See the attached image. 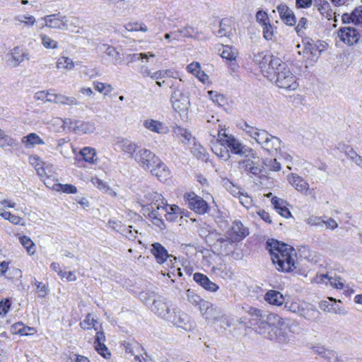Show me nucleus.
<instances>
[{"mask_svg": "<svg viewBox=\"0 0 362 362\" xmlns=\"http://www.w3.org/2000/svg\"><path fill=\"white\" fill-rule=\"evenodd\" d=\"M74 17H67L61 13L50 14L39 20L44 21V23L41 24L40 28L42 29L45 27H47L52 29L67 30L69 29V25L74 24Z\"/></svg>", "mask_w": 362, "mask_h": 362, "instance_id": "7ed1b4c3", "label": "nucleus"}, {"mask_svg": "<svg viewBox=\"0 0 362 362\" xmlns=\"http://www.w3.org/2000/svg\"><path fill=\"white\" fill-rule=\"evenodd\" d=\"M151 308L155 314L167 320L173 307L170 302L159 296L156 299H153Z\"/></svg>", "mask_w": 362, "mask_h": 362, "instance_id": "ddd939ff", "label": "nucleus"}, {"mask_svg": "<svg viewBox=\"0 0 362 362\" xmlns=\"http://www.w3.org/2000/svg\"><path fill=\"white\" fill-rule=\"evenodd\" d=\"M259 333L264 337L279 343H284L286 341V334L277 325H259Z\"/></svg>", "mask_w": 362, "mask_h": 362, "instance_id": "9d476101", "label": "nucleus"}, {"mask_svg": "<svg viewBox=\"0 0 362 362\" xmlns=\"http://www.w3.org/2000/svg\"><path fill=\"white\" fill-rule=\"evenodd\" d=\"M144 126L151 132L163 134L169 132L168 127L163 123L158 120L148 119L144 122Z\"/></svg>", "mask_w": 362, "mask_h": 362, "instance_id": "a878e982", "label": "nucleus"}, {"mask_svg": "<svg viewBox=\"0 0 362 362\" xmlns=\"http://www.w3.org/2000/svg\"><path fill=\"white\" fill-rule=\"evenodd\" d=\"M271 74H267L265 77L270 81L274 80L276 85L280 88L296 90L298 87L296 78L291 71L288 66L280 58L279 62L270 70Z\"/></svg>", "mask_w": 362, "mask_h": 362, "instance_id": "f257e3e1", "label": "nucleus"}, {"mask_svg": "<svg viewBox=\"0 0 362 362\" xmlns=\"http://www.w3.org/2000/svg\"><path fill=\"white\" fill-rule=\"evenodd\" d=\"M208 93L210 95L213 102L217 103L220 106H223L226 104V100L223 95L215 93L214 95H213L214 93L212 90H210Z\"/></svg>", "mask_w": 362, "mask_h": 362, "instance_id": "052dcab7", "label": "nucleus"}, {"mask_svg": "<svg viewBox=\"0 0 362 362\" xmlns=\"http://www.w3.org/2000/svg\"><path fill=\"white\" fill-rule=\"evenodd\" d=\"M320 312L313 305L308 303H302L299 313L300 316L309 321L317 322L320 319Z\"/></svg>", "mask_w": 362, "mask_h": 362, "instance_id": "aec40b11", "label": "nucleus"}, {"mask_svg": "<svg viewBox=\"0 0 362 362\" xmlns=\"http://www.w3.org/2000/svg\"><path fill=\"white\" fill-rule=\"evenodd\" d=\"M80 155L83 159L90 163H95L96 158V151L95 148L90 147H84L80 151Z\"/></svg>", "mask_w": 362, "mask_h": 362, "instance_id": "c9c22d12", "label": "nucleus"}, {"mask_svg": "<svg viewBox=\"0 0 362 362\" xmlns=\"http://www.w3.org/2000/svg\"><path fill=\"white\" fill-rule=\"evenodd\" d=\"M11 303L9 298L0 301V315L5 316L11 308Z\"/></svg>", "mask_w": 362, "mask_h": 362, "instance_id": "4d7b16f0", "label": "nucleus"}, {"mask_svg": "<svg viewBox=\"0 0 362 362\" xmlns=\"http://www.w3.org/2000/svg\"><path fill=\"white\" fill-rule=\"evenodd\" d=\"M317 279H319L320 281L325 282L327 285L329 284L333 288L337 289H342L344 287V283L341 281V278H334L332 276H329L328 274H321L319 276H317Z\"/></svg>", "mask_w": 362, "mask_h": 362, "instance_id": "2f4dec72", "label": "nucleus"}, {"mask_svg": "<svg viewBox=\"0 0 362 362\" xmlns=\"http://www.w3.org/2000/svg\"><path fill=\"white\" fill-rule=\"evenodd\" d=\"M194 280L204 289L209 292H215L218 290L219 286L211 281L206 275L201 273H195L193 276Z\"/></svg>", "mask_w": 362, "mask_h": 362, "instance_id": "5701e85b", "label": "nucleus"}, {"mask_svg": "<svg viewBox=\"0 0 362 362\" xmlns=\"http://www.w3.org/2000/svg\"><path fill=\"white\" fill-rule=\"evenodd\" d=\"M237 54V52L234 50L231 47L226 46L222 51L221 56L223 59H226L229 61H233L235 60Z\"/></svg>", "mask_w": 362, "mask_h": 362, "instance_id": "09e8293b", "label": "nucleus"}, {"mask_svg": "<svg viewBox=\"0 0 362 362\" xmlns=\"http://www.w3.org/2000/svg\"><path fill=\"white\" fill-rule=\"evenodd\" d=\"M42 45L47 49H57L58 47V42L52 39L49 36L45 34L40 35Z\"/></svg>", "mask_w": 362, "mask_h": 362, "instance_id": "c03bdc74", "label": "nucleus"}, {"mask_svg": "<svg viewBox=\"0 0 362 362\" xmlns=\"http://www.w3.org/2000/svg\"><path fill=\"white\" fill-rule=\"evenodd\" d=\"M64 128L73 131L76 134H90L95 130V124L89 121H81L65 118L59 119Z\"/></svg>", "mask_w": 362, "mask_h": 362, "instance_id": "20e7f679", "label": "nucleus"}, {"mask_svg": "<svg viewBox=\"0 0 362 362\" xmlns=\"http://www.w3.org/2000/svg\"><path fill=\"white\" fill-rule=\"evenodd\" d=\"M75 62L68 57H62L57 62V67L59 69H63L65 71H71L74 68Z\"/></svg>", "mask_w": 362, "mask_h": 362, "instance_id": "e433bc0d", "label": "nucleus"}, {"mask_svg": "<svg viewBox=\"0 0 362 362\" xmlns=\"http://www.w3.org/2000/svg\"><path fill=\"white\" fill-rule=\"evenodd\" d=\"M303 49L298 51L299 54H303V58L310 63L315 62L318 59L322 49L319 48L317 42L314 41L310 37L303 40Z\"/></svg>", "mask_w": 362, "mask_h": 362, "instance_id": "6e6552de", "label": "nucleus"}, {"mask_svg": "<svg viewBox=\"0 0 362 362\" xmlns=\"http://www.w3.org/2000/svg\"><path fill=\"white\" fill-rule=\"evenodd\" d=\"M287 180L289 184L297 191L305 194H310L308 182L302 177L296 173L288 175Z\"/></svg>", "mask_w": 362, "mask_h": 362, "instance_id": "f3484780", "label": "nucleus"}, {"mask_svg": "<svg viewBox=\"0 0 362 362\" xmlns=\"http://www.w3.org/2000/svg\"><path fill=\"white\" fill-rule=\"evenodd\" d=\"M187 297L188 301L193 305H198L202 300L199 295L190 289L187 291Z\"/></svg>", "mask_w": 362, "mask_h": 362, "instance_id": "13d9d810", "label": "nucleus"}, {"mask_svg": "<svg viewBox=\"0 0 362 362\" xmlns=\"http://www.w3.org/2000/svg\"><path fill=\"white\" fill-rule=\"evenodd\" d=\"M232 21L229 18H223L219 22V28L217 31L214 32V35L218 37H227L231 33Z\"/></svg>", "mask_w": 362, "mask_h": 362, "instance_id": "c756f323", "label": "nucleus"}, {"mask_svg": "<svg viewBox=\"0 0 362 362\" xmlns=\"http://www.w3.org/2000/svg\"><path fill=\"white\" fill-rule=\"evenodd\" d=\"M277 11L282 21L288 26H293L296 23V18L292 9L286 4H281L277 6Z\"/></svg>", "mask_w": 362, "mask_h": 362, "instance_id": "a211bd4d", "label": "nucleus"}, {"mask_svg": "<svg viewBox=\"0 0 362 362\" xmlns=\"http://www.w3.org/2000/svg\"><path fill=\"white\" fill-rule=\"evenodd\" d=\"M218 141L223 146H226L228 151L232 153L243 156L252 155V149L243 144L238 139L232 134L226 133V130L221 129L218 131Z\"/></svg>", "mask_w": 362, "mask_h": 362, "instance_id": "f03ea898", "label": "nucleus"}, {"mask_svg": "<svg viewBox=\"0 0 362 362\" xmlns=\"http://www.w3.org/2000/svg\"><path fill=\"white\" fill-rule=\"evenodd\" d=\"M340 40L349 45H353L361 40L358 30L352 27L341 28L338 32Z\"/></svg>", "mask_w": 362, "mask_h": 362, "instance_id": "dca6fc26", "label": "nucleus"}, {"mask_svg": "<svg viewBox=\"0 0 362 362\" xmlns=\"http://www.w3.org/2000/svg\"><path fill=\"white\" fill-rule=\"evenodd\" d=\"M139 298L145 304H147L150 300L153 301V299H156L157 297L156 293L153 291L151 289H146L139 293Z\"/></svg>", "mask_w": 362, "mask_h": 362, "instance_id": "de8ad7c7", "label": "nucleus"}, {"mask_svg": "<svg viewBox=\"0 0 362 362\" xmlns=\"http://www.w3.org/2000/svg\"><path fill=\"white\" fill-rule=\"evenodd\" d=\"M243 129L247 135L255 139L261 146L264 140L268 139L269 134L268 132L264 129L252 127L246 123Z\"/></svg>", "mask_w": 362, "mask_h": 362, "instance_id": "412c9836", "label": "nucleus"}, {"mask_svg": "<svg viewBox=\"0 0 362 362\" xmlns=\"http://www.w3.org/2000/svg\"><path fill=\"white\" fill-rule=\"evenodd\" d=\"M6 64L11 67H16L25 59H29L28 54L23 49L16 47L6 54Z\"/></svg>", "mask_w": 362, "mask_h": 362, "instance_id": "4468645a", "label": "nucleus"}, {"mask_svg": "<svg viewBox=\"0 0 362 362\" xmlns=\"http://www.w3.org/2000/svg\"><path fill=\"white\" fill-rule=\"evenodd\" d=\"M265 300L271 305L280 306L284 303V297L279 291L270 290L264 296Z\"/></svg>", "mask_w": 362, "mask_h": 362, "instance_id": "bb28decb", "label": "nucleus"}, {"mask_svg": "<svg viewBox=\"0 0 362 362\" xmlns=\"http://www.w3.org/2000/svg\"><path fill=\"white\" fill-rule=\"evenodd\" d=\"M95 347L99 354L103 356L105 358H108L110 356V352L108 351L107 346L103 343H95Z\"/></svg>", "mask_w": 362, "mask_h": 362, "instance_id": "5fc2aeb1", "label": "nucleus"}, {"mask_svg": "<svg viewBox=\"0 0 362 362\" xmlns=\"http://www.w3.org/2000/svg\"><path fill=\"white\" fill-rule=\"evenodd\" d=\"M59 189L64 193L67 194H76L77 192V188L74 185L69 184H59Z\"/></svg>", "mask_w": 362, "mask_h": 362, "instance_id": "774afa93", "label": "nucleus"}, {"mask_svg": "<svg viewBox=\"0 0 362 362\" xmlns=\"http://www.w3.org/2000/svg\"><path fill=\"white\" fill-rule=\"evenodd\" d=\"M105 54L111 57L112 62L113 64H119L121 63V55L119 52H117L115 47L108 46L105 49Z\"/></svg>", "mask_w": 362, "mask_h": 362, "instance_id": "49530a36", "label": "nucleus"}, {"mask_svg": "<svg viewBox=\"0 0 362 362\" xmlns=\"http://www.w3.org/2000/svg\"><path fill=\"white\" fill-rule=\"evenodd\" d=\"M119 148H120L124 153L127 154L129 157L134 160V156L138 153L140 146L126 139H122L117 141V144Z\"/></svg>", "mask_w": 362, "mask_h": 362, "instance_id": "b1692460", "label": "nucleus"}, {"mask_svg": "<svg viewBox=\"0 0 362 362\" xmlns=\"http://www.w3.org/2000/svg\"><path fill=\"white\" fill-rule=\"evenodd\" d=\"M148 170L161 182L167 180L170 177V170L160 158Z\"/></svg>", "mask_w": 362, "mask_h": 362, "instance_id": "6ab92c4d", "label": "nucleus"}, {"mask_svg": "<svg viewBox=\"0 0 362 362\" xmlns=\"http://www.w3.org/2000/svg\"><path fill=\"white\" fill-rule=\"evenodd\" d=\"M231 230L235 235V240H239L245 238L249 234V230L241 221H235L233 223Z\"/></svg>", "mask_w": 362, "mask_h": 362, "instance_id": "c85d7f7f", "label": "nucleus"}, {"mask_svg": "<svg viewBox=\"0 0 362 362\" xmlns=\"http://www.w3.org/2000/svg\"><path fill=\"white\" fill-rule=\"evenodd\" d=\"M301 306L302 304H299L296 302H292L289 304L288 303H286L284 305V308L288 311H291L293 313L299 315Z\"/></svg>", "mask_w": 362, "mask_h": 362, "instance_id": "0e129e2a", "label": "nucleus"}, {"mask_svg": "<svg viewBox=\"0 0 362 362\" xmlns=\"http://www.w3.org/2000/svg\"><path fill=\"white\" fill-rule=\"evenodd\" d=\"M281 146V141L276 136L269 134L268 139L264 140L262 147L272 155L277 156L278 151H280Z\"/></svg>", "mask_w": 362, "mask_h": 362, "instance_id": "4be33fe9", "label": "nucleus"}, {"mask_svg": "<svg viewBox=\"0 0 362 362\" xmlns=\"http://www.w3.org/2000/svg\"><path fill=\"white\" fill-rule=\"evenodd\" d=\"M279 57L270 54L268 52H257L254 54L253 62L257 64L261 71L265 76L267 74H271V69L279 62Z\"/></svg>", "mask_w": 362, "mask_h": 362, "instance_id": "0eeeda50", "label": "nucleus"}, {"mask_svg": "<svg viewBox=\"0 0 362 362\" xmlns=\"http://www.w3.org/2000/svg\"><path fill=\"white\" fill-rule=\"evenodd\" d=\"M159 157L148 149L140 148L134 156V160L145 170H148L155 163L158 162Z\"/></svg>", "mask_w": 362, "mask_h": 362, "instance_id": "1a4fd4ad", "label": "nucleus"}, {"mask_svg": "<svg viewBox=\"0 0 362 362\" xmlns=\"http://www.w3.org/2000/svg\"><path fill=\"white\" fill-rule=\"evenodd\" d=\"M20 243L26 249L29 255H33L35 252L36 247L33 240L26 235L19 238Z\"/></svg>", "mask_w": 362, "mask_h": 362, "instance_id": "ea45409f", "label": "nucleus"}, {"mask_svg": "<svg viewBox=\"0 0 362 362\" xmlns=\"http://www.w3.org/2000/svg\"><path fill=\"white\" fill-rule=\"evenodd\" d=\"M151 254L154 256L158 264H163L167 261L169 254L168 250L159 243H154L151 245Z\"/></svg>", "mask_w": 362, "mask_h": 362, "instance_id": "393cba45", "label": "nucleus"}, {"mask_svg": "<svg viewBox=\"0 0 362 362\" xmlns=\"http://www.w3.org/2000/svg\"><path fill=\"white\" fill-rule=\"evenodd\" d=\"M14 20L28 27L34 25L36 22L35 18L30 15L16 16L14 17Z\"/></svg>", "mask_w": 362, "mask_h": 362, "instance_id": "a18cd8bd", "label": "nucleus"}, {"mask_svg": "<svg viewBox=\"0 0 362 362\" xmlns=\"http://www.w3.org/2000/svg\"><path fill=\"white\" fill-rule=\"evenodd\" d=\"M267 249L269 252L270 255L282 254V255H296L295 250L293 247L284 243H280L276 240L267 241Z\"/></svg>", "mask_w": 362, "mask_h": 362, "instance_id": "2eb2a0df", "label": "nucleus"}, {"mask_svg": "<svg viewBox=\"0 0 362 362\" xmlns=\"http://www.w3.org/2000/svg\"><path fill=\"white\" fill-rule=\"evenodd\" d=\"M245 158L238 161V168L240 170H243L247 173H249L251 167L255 163L253 159L257 158L255 153L252 150V155H250V156L247 155L243 156Z\"/></svg>", "mask_w": 362, "mask_h": 362, "instance_id": "473e14b6", "label": "nucleus"}, {"mask_svg": "<svg viewBox=\"0 0 362 362\" xmlns=\"http://www.w3.org/2000/svg\"><path fill=\"white\" fill-rule=\"evenodd\" d=\"M184 198L188 207L195 213L204 214L208 211L209 207L207 202L194 192L185 194Z\"/></svg>", "mask_w": 362, "mask_h": 362, "instance_id": "9b49d317", "label": "nucleus"}, {"mask_svg": "<svg viewBox=\"0 0 362 362\" xmlns=\"http://www.w3.org/2000/svg\"><path fill=\"white\" fill-rule=\"evenodd\" d=\"M264 164L267 168L274 171H279L281 168V164L277 161L276 158L267 160Z\"/></svg>", "mask_w": 362, "mask_h": 362, "instance_id": "e2e57ef3", "label": "nucleus"}, {"mask_svg": "<svg viewBox=\"0 0 362 362\" xmlns=\"http://www.w3.org/2000/svg\"><path fill=\"white\" fill-rule=\"evenodd\" d=\"M22 144L25 147H33L35 145H44V141L35 133H30L22 138Z\"/></svg>", "mask_w": 362, "mask_h": 362, "instance_id": "7c9ffc66", "label": "nucleus"}, {"mask_svg": "<svg viewBox=\"0 0 362 362\" xmlns=\"http://www.w3.org/2000/svg\"><path fill=\"white\" fill-rule=\"evenodd\" d=\"M240 202L246 208H250L252 206V198L246 193L243 192L239 197Z\"/></svg>", "mask_w": 362, "mask_h": 362, "instance_id": "338daca9", "label": "nucleus"}, {"mask_svg": "<svg viewBox=\"0 0 362 362\" xmlns=\"http://www.w3.org/2000/svg\"><path fill=\"white\" fill-rule=\"evenodd\" d=\"M95 322H97L96 320H95L89 313L86 315L85 320L80 323V326L83 329H88L91 325L94 327Z\"/></svg>", "mask_w": 362, "mask_h": 362, "instance_id": "680f3d73", "label": "nucleus"}, {"mask_svg": "<svg viewBox=\"0 0 362 362\" xmlns=\"http://www.w3.org/2000/svg\"><path fill=\"white\" fill-rule=\"evenodd\" d=\"M257 21L264 25L269 23L267 13L263 11H258L256 13Z\"/></svg>", "mask_w": 362, "mask_h": 362, "instance_id": "69168bd1", "label": "nucleus"}, {"mask_svg": "<svg viewBox=\"0 0 362 362\" xmlns=\"http://www.w3.org/2000/svg\"><path fill=\"white\" fill-rule=\"evenodd\" d=\"M54 100V103L68 105H78V101L74 97H68L62 94L53 93Z\"/></svg>", "mask_w": 362, "mask_h": 362, "instance_id": "72a5a7b5", "label": "nucleus"}, {"mask_svg": "<svg viewBox=\"0 0 362 362\" xmlns=\"http://www.w3.org/2000/svg\"><path fill=\"white\" fill-rule=\"evenodd\" d=\"M280 320V317L276 314L265 313L264 318L262 319L259 325H276L279 323Z\"/></svg>", "mask_w": 362, "mask_h": 362, "instance_id": "79ce46f5", "label": "nucleus"}, {"mask_svg": "<svg viewBox=\"0 0 362 362\" xmlns=\"http://www.w3.org/2000/svg\"><path fill=\"white\" fill-rule=\"evenodd\" d=\"M180 33L182 34V37L192 38L196 37L198 31L196 28L190 25H186L185 28L180 29Z\"/></svg>", "mask_w": 362, "mask_h": 362, "instance_id": "3c124183", "label": "nucleus"}, {"mask_svg": "<svg viewBox=\"0 0 362 362\" xmlns=\"http://www.w3.org/2000/svg\"><path fill=\"white\" fill-rule=\"evenodd\" d=\"M157 209L160 210L163 214L171 212L173 214H182V209L177 205H169L165 199V204H161L160 207L157 206Z\"/></svg>", "mask_w": 362, "mask_h": 362, "instance_id": "37998d69", "label": "nucleus"}, {"mask_svg": "<svg viewBox=\"0 0 362 362\" xmlns=\"http://www.w3.org/2000/svg\"><path fill=\"white\" fill-rule=\"evenodd\" d=\"M173 86V84L170 86V88H173L170 98L173 107L177 112L187 114L190 105L189 97L179 89V86L176 88Z\"/></svg>", "mask_w": 362, "mask_h": 362, "instance_id": "423d86ee", "label": "nucleus"}, {"mask_svg": "<svg viewBox=\"0 0 362 362\" xmlns=\"http://www.w3.org/2000/svg\"><path fill=\"white\" fill-rule=\"evenodd\" d=\"M315 6H317V10L322 16L329 8V3L325 0H315Z\"/></svg>", "mask_w": 362, "mask_h": 362, "instance_id": "6e6d98bb", "label": "nucleus"}, {"mask_svg": "<svg viewBox=\"0 0 362 362\" xmlns=\"http://www.w3.org/2000/svg\"><path fill=\"white\" fill-rule=\"evenodd\" d=\"M144 199L143 202L146 204H149L151 205L155 206L157 209V206H160L161 204H165V199L161 194H159L156 192H148L144 195Z\"/></svg>", "mask_w": 362, "mask_h": 362, "instance_id": "cd10ccee", "label": "nucleus"}, {"mask_svg": "<svg viewBox=\"0 0 362 362\" xmlns=\"http://www.w3.org/2000/svg\"><path fill=\"white\" fill-rule=\"evenodd\" d=\"M263 27V36L267 40H270L272 39L274 35V28L270 23H267Z\"/></svg>", "mask_w": 362, "mask_h": 362, "instance_id": "bf43d9fd", "label": "nucleus"}, {"mask_svg": "<svg viewBox=\"0 0 362 362\" xmlns=\"http://www.w3.org/2000/svg\"><path fill=\"white\" fill-rule=\"evenodd\" d=\"M93 85L95 90H97L100 93H103L105 95H107L113 90V88L112 87L111 85L104 83L102 82L96 81L93 83Z\"/></svg>", "mask_w": 362, "mask_h": 362, "instance_id": "8fccbe9b", "label": "nucleus"}, {"mask_svg": "<svg viewBox=\"0 0 362 362\" xmlns=\"http://www.w3.org/2000/svg\"><path fill=\"white\" fill-rule=\"evenodd\" d=\"M163 213L160 210L149 211L148 213V218L151 219V222L158 226L160 229L165 228V225L162 219Z\"/></svg>", "mask_w": 362, "mask_h": 362, "instance_id": "f704fd0d", "label": "nucleus"}, {"mask_svg": "<svg viewBox=\"0 0 362 362\" xmlns=\"http://www.w3.org/2000/svg\"><path fill=\"white\" fill-rule=\"evenodd\" d=\"M18 146L19 143L17 139L8 134H6L4 139L0 141V148L4 150H6L7 148H16Z\"/></svg>", "mask_w": 362, "mask_h": 362, "instance_id": "a19ab883", "label": "nucleus"}, {"mask_svg": "<svg viewBox=\"0 0 362 362\" xmlns=\"http://www.w3.org/2000/svg\"><path fill=\"white\" fill-rule=\"evenodd\" d=\"M13 327L16 333L23 336L31 335L35 332V329L33 327L25 326L23 322L15 323L13 325Z\"/></svg>", "mask_w": 362, "mask_h": 362, "instance_id": "4c0bfd02", "label": "nucleus"}, {"mask_svg": "<svg viewBox=\"0 0 362 362\" xmlns=\"http://www.w3.org/2000/svg\"><path fill=\"white\" fill-rule=\"evenodd\" d=\"M352 23L357 25L362 23V6L356 8L352 12Z\"/></svg>", "mask_w": 362, "mask_h": 362, "instance_id": "864d4df0", "label": "nucleus"}, {"mask_svg": "<svg viewBox=\"0 0 362 362\" xmlns=\"http://www.w3.org/2000/svg\"><path fill=\"white\" fill-rule=\"evenodd\" d=\"M33 284L37 286V293L38 294V297H45L49 291L48 287L45 284H43L42 282L37 281L36 279L34 280Z\"/></svg>", "mask_w": 362, "mask_h": 362, "instance_id": "603ef678", "label": "nucleus"}, {"mask_svg": "<svg viewBox=\"0 0 362 362\" xmlns=\"http://www.w3.org/2000/svg\"><path fill=\"white\" fill-rule=\"evenodd\" d=\"M166 320L185 331H189L194 327V323L191 320L189 316L177 308L171 309Z\"/></svg>", "mask_w": 362, "mask_h": 362, "instance_id": "39448f33", "label": "nucleus"}, {"mask_svg": "<svg viewBox=\"0 0 362 362\" xmlns=\"http://www.w3.org/2000/svg\"><path fill=\"white\" fill-rule=\"evenodd\" d=\"M295 257L296 255H282V254L271 255L272 260L274 264H276L277 269L286 272L296 268Z\"/></svg>", "mask_w": 362, "mask_h": 362, "instance_id": "f8f14e48", "label": "nucleus"}, {"mask_svg": "<svg viewBox=\"0 0 362 362\" xmlns=\"http://www.w3.org/2000/svg\"><path fill=\"white\" fill-rule=\"evenodd\" d=\"M124 28L129 32L141 31L146 33L148 31L147 26L144 23L140 22H129L124 25Z\"/></svg>", "mask_w": 362, "mask_h": 362, "instance_id": "58836bf2", "label": "nucleus"}]
</instances>
